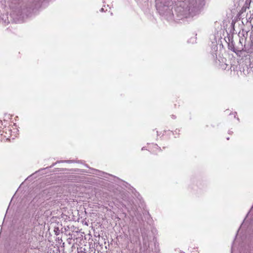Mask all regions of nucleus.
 <instances>
[{"label": "nucleus", "mask_w": 253, "mask_h": 253, "mask_svg": "<svg viewBox=\"0 0 253 253\" xmlns=\"http://www.w3.org/2000/svg\"><path fill=\"white\" fill-rule=\"evenodd\" d=\"M174 8L177 19L193 17L199 11L196 0H178Z\"/></svg>", "instance_id": "obj_1"}, {"label": "nucleus", "mask_w": 253, "mask_h": 253, "mask_svg": "<svg viewBox=\"0 0 253 253\" xmlns=\"http://www.w3.org/2000/svg\"><path fill=\"white\" fill-rule=\"evenodd\" d=\"M170 0H161L157 2L156 6L160 15L164 16L168 20H172L174 17V14L171 7Z\"/></svg>", "instance_id": "obj_2"}, {"label": "nucleus", "mask_w": 253, "mask_h": 253, "mask_svg": "<svg viewBox=\"0 0 253 253\" xmlns=\"http://www.w3.org/2000/svg\"><path fill=\"white\" fill-rule=\"evenodd\" d=\"M37 5L36 3L32 4L31 5H24L21 7V11L19 12L20 15H27L31 10L34 9Z\"/></svg>", "instance_id": "obj_3"}, {"label": "nucleus", "mask_w": 253, "mask_h": 253, "mask_svg": "<svg viewBox=\"0 0 253 253\" xmlns=\"http://www.w3.org/2000/svg\"><path fill=\"white\" fill-rule=\"evenodd\" d=\"M9 22L7 15H0V23H1L6 26L9 23Z\"/></svg>", "instance_id": "obj_4"}, {"label": "nucleus", "mask_w": 253, "mask_h": 253, "mask_svg": "<svg viewBox=\"0 0 253 253\" xmlns=\"http://www.w3.org/2000/svg\"><path fill=\"white\" fill-rule=\"evenodd\" d=\"M143 243L144 248H145L146 249H147L149 247V244L148 243L147 238H145V237L143 238Z\"/></svg>", "instance_id": "obj_5"}, {"label": "nucleus", "mask_w": 253, "mask_h": 253, "mask_svg": "<svg viewBox=\"0 0 253 253\" xmlns=\"http://www.w3.org/2000/svg\"><path fill=\"white\" fill-rule=\"evenodd\" d=\"M152 146L154 148V150H153V153H156L157 150H158L160 149V147L158 146L156 144H152Z\"/></svg>", "instance_id": "obj_6"}, {"label": "nucleus", "mask_w": 253, "mask_h": 253, "mask_svg": "<svg viewBox=\"0 0 253 253\" xmlns=\"http://www.w3.org/2000/svg\"><path fill=\"white\" fill-rule=\"evenodd\" d=\"M127 211L129 212V214L132 216V217H133L134 216H136V211L134 210V211H130L128 209V208H127Z\"/></svg>", "instance_id": "obj_7"}, {"label": "nucleus", "mask_w": 253, "mask_h": 253, "mask_svg": "<svg viewBox=\"0 0 253 253\" xmlns=\"http://www.w3.org/2000/svg\"><path fill=\"white\" fill-rule=\"evenodd\" d=\"M58 163H75L77 162L75 160H64V161H61L57 162Z\"/></svg>", "instance_id": "obj_8"}, {"label": "nucleus", "mask_w": 253, "mask_h": 253, "mask_svg": "<svg viewBox=\"0 0 253 253\" xmlns=\"http://www.w3.org/2000/svg\"><path fill=\"white\" fill-rule=\"evenodd\" d=\"M231 50H232L235 53H236L237 54H239V53L241 52V50H238V49L235 48L234 47H233V49L231 48Z\"/></svg>", "instance_id": "obj_9"}, {"label": "nucleus", "mask_w": 253, "mask_h": 253, "mask_svg": "<svg viewBox=\"0 0 253 253\" xmlns=\"http://www.w3.org/2000/svg\"><path fill=\"white\" fill-rule=\"evenodd\" d=\"M54 231L55 232V235H58L60 233V230L58 227L55 228Z\"/></svg>", "instance_id": "obj_10"}, {"label": "nucleus", "mask_w": 253, "mask_h": 253, "mask_svg": "<svg viewBox=\"0 0 253 253\" xmlns=\"http://www.w3.org/2000/svg\"><path fill=\"white\" fill-rule=\"evenodd\" d=\"M231 42V45H230V44H229V45H229V48L230 49H231V48H232V49H233V47H234V45H233V41H232Z\"/></svg>", "instance_id": "obj_11"}, {"label": "nucleus", "mask_w": 253, "mask_h": 253, "mask_svg": "<svg viewBox=\"0 0 253 253\" xmlns=\"http://www.w3.org/2000/svg\"><path fill=\"white\" fill-rule=\"evenodd\" d=\"M137 2H141L142 1L147 2L148 0H136Z\"/></svg>", "instance_id": "obj_12"}, {"label": "nucleus", "mask_w": 253, "mask_h": 253, "mask_svg": "<svg viewBox=\"0 0 253 253\" xmlns=\"http://www.w3.org/2000/svg\"><path fill=\"white\" fill-rule=\"evenodd\" d=\"M233 250H234V247H233V246H232V249H231V253H233Z\"/></svg>", "instance_id": "obj_13"}, {"label": "nucleus", "mask_w": 253, "mask_h": 253, "mask_svg": "<svg viewBox=\"0 0 253 253\" xmlns=\"http://www.w3.org/2000/svg\"><path fill=\"white\" fill-rule=\"evenodd\" d=\"M100 11H101V12L104 11V8H102L100 9Z\"/></svg>", "instance_id": "obj_14"}, {"label": "nucleus", "mask_w": 253, "mask_h": 253, "mask_svg": "<svg viewBox=\"0 0 253 253\" xmlns=\"http://www.w3.org/2000/svg\"><path fill=\"white\" fill-rule=\"evenodd\" d=\"M55 165V163H54L50 167L51 168V167H53Z\"/></svg>", "instance_id": "obj_15"}, {"label": "nucleus", "mask_w": 253, "mask_h": 253, "mask_svg": "<svg viewBox=\"0 0 253 253\" xmlns=\"http://www.w3.org/2000/svg\"><path fill=\"white\" fill-rule=\"evenodd\" d=\"M232 132H233L232 131L229 130V132H228V133L229 134H231V133H232Z\"/></svg>", "instance_id": "obj_16"}, {"label": "nucleus", "mask_w": 253, "mask_h": 253, "mask_svg": "<svg viewBox=\"0 0 253 253\" xmlns=\"http://www.w3.org/2000/svg\"><path fill=\"white\" fill-rule=\"evenodd\" d=\"M179 253H185L184 252L180 251H179Z\"/></svg>", "instance_id": "obj_17"}, {"label": "nucleus", "mask_w": 253, "mask_h": 253, "mask_svg": "<svg viewBox=\"0 0 253 253\" xmlns=\"http://www.w3.org/2000/svg\"><path fill=\"white\" fill-rule=\"evenodd\" d=\"M228 40H229L228 42H230V38L229 37L228 38Z\"/></svg>", "instance_id": "obj_18"}, {"label": "nucleus", "mask_w": 253, "mask_h": 253, "mask_svg": "<svg viewBox=\"0 0 253 253\" xmlns=\"http://www.w3.org/2000/svg\"><path fill=\"white\" fill-rule=\"evenodd\" d=\"M144 150V147H143V148H142V150Z\"/></svg>", "instance_id": "obj_19"}, {"label": "nucleus", "mask_w": 253, "mask_h": 253, "mask_svg": "<svg viewBox=\"0 0 253 253\" xmlns=\"http://www.w3.org/2000/svg\"><path fill=\"white\" fill-rule=\"evenodd\" d=\"M226 139H227V140H229V137H227Z\"/></svg>", "instance_id": "obj_20"}, {"label": "nucleus", "mask_w": 253, "mask_h": 253, "mask_svg": "<svg viewBox=\"0 0 253 253\" xmlns=\"http://www.w3.org/2000/svg\"><path fill=\"white\" fill-rule=\"evenodd\" d=\"M253 1V0H251V1Z\"/></svg>", "instance_id": "obj_21"}]
</instances>
